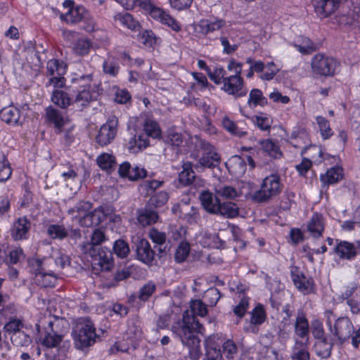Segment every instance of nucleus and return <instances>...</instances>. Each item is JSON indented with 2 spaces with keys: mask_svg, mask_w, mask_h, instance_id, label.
<instances>
[{
  "mask_svg": "<svg viewBox=\"0 0 360 360\" xmlns=\"http://www.w3.org/2000/svg\"><path fill=\"white\" fill-rule=\"evenodd\" d=\"M192 323L190 322V318L184 316L182 321L178 322L176 326L172 327L173 333L178 337L182 344L190 348V354L193 359L197 360L200 355L199 349L200 339L195 330L200 326L198 322H195V319L192 318Z\"/></svg>",
  "mask_w": 360,
  "mask_h": 360,
  "instance_id": "f257e3e1",
  "label": "nucleus"
},
{
  "mask_svg": "<svg viewBox=\"0 0 360 360\" xmlns=\"http://www.w3.org/2000/svg\"><path fill=\"white\" fill-rule=\"evenodd\" d=\"M328 324L331 333V342H334V345H342L351 338L353 346L356 348L359 347L360 345V328L355 330L348 317L338 318L333 326L330 322H328Z\"/></svg>",
  "mask_w": 360,
  "mask_h": 360,
  "instance_id": "f03ea898",
  "label": "nucleus"
},
{
  "mask_svg": "<svg viewBox=\"0 0 360 360\" xmlns=\"http://www.w3.org/2000/svg\"><path fill=\"white\" fill-rule=\"evenodd\" d=\"M72 334L75 347L80 350L93 345L97 338L96 328L89 318L78 319Z\"/></svg>",
  "mask_w": 360,
  "mask_h": 360,
  "instance_id": "7ed1b4c3",
  "label": "nucleus"
},
{
  "mask_svg": "<svg viewBox=\"0 0 360 360\" xmlns=\"http://www.w3.org/2000/svg\"><path fill=\"white\" fill-rule=\"evenodd\" d=\"M197 148L202 150V156L193 165V167L198 172H202L205 168H214L219 165L221 158L214 147L203 139L198 140L195 143Z\"/></svg>",
  "mask_w": 360,
  "mask_h": 360,
  "instance_id": "20e7f679",
  "label": "nucleus"
},
{
  "mask_svg": "<svg viewBox=\"0 0 360 360\" xmlns=\"http://www.w3.org/2000/svg\"><path fill=\"white\" fill-rule=\"evenodd\" d=\"M281 191L280 177L278 175L271 174L264 179L260 188L253 193L252 199L257 202H266L278 195Z\"/></svg>",
  "mask_w": 360,
  "mask_h": 360,
  "instance_id": "39448f33",
  "label": "nucleus"
},
{
  "mask_svg": "<svg viewBox=\"0 0 360 360\" xmlns=\"http://www.w3.org/2000/svg\"><path fill=\"white\" fill-rule=\"evenodd\" d=\"M84 252L91 257V264L96 270L108 271L113 266L112 252L107 248H91L89 250Z\"/></svg>",
  "mask_w": 360,
  "mask_h": 360,
  "instance_id": "423d86ee",
  "label": "nucleus"
},
{
  "mask_svg": "<svg viewBox=\"0 0 360 360\" xmlns=\"http://www.w3.org/2000/svg\"><path fill=\"white\" fill-rule=\"evenodd\" d=\"M311 65L313 73L323 77L333 76L339 66L335 59L320 53L313 57Z\"/></svg>",
  "mask_w": 360,
  "mask_h": 360,
  "instance_id": "0eeeda50",
  "label": "nucleus"
},
{
  "mask_svg": "<svg viewBox=\"0 0 360 360\" xmlns=\"http://www.w3.org/2000/svg\"><path fill=\"white\" fill-rule=\"evenodd\" d=\"M311 333L317 342L315 345L317 355L322 358H328L331 354V350L334 342H331V338L324 336V330L322 323L316 321L312 323Z\"/></svg>",
  "mask_w": 360,
  "mask_h": 360,
  "instance_id": "6e6552de",
  "label": "nucleus"
},
{
  "mask_svg": "<svg viewBox=\"0 0 360 360\" xmlns=\"http://www.w3.org/2000/svg\"><path fill=\"white\" fill-rule=\"evenodd\" d=\"M342 6L347 11H342L335 20L340 26L352 25L360 16V0H344Z\"/></svg>",
  "mask_w": 360,
  "mask_h": 360,
  "instance_id": "1a4fd4ad",
  "label": "nucleus"
},
{
  "mask_svg": "<svg viewBox=\"0 0 360 360\" xmlns=\"http://www.w3.org/2000/svg\"><path fill=\"white\" fill-rule=\"evenodd\" d=\"M333 249L340 259L353 260L360 254V240L354 243L337 239Z\"/></svg>",
  "mask_w": 360,
  "mask_h": 360,
  "instance_id": "9d476101",
  "label": "nucleus"
},
{
  "mask_svg": "<svg viewBox=\"0 0 360 360\" xmlns=\"http://www.w3.org/2000/svg\"><path fill=\"white\" fill-rule=\"evenodd\" d=\"M118 119L115 116L110 117L107 122L101 126L96 137V142L101 146H107L115 137Z\"/></svg>",
  "mask_w": 360,
  "mask_h": 360,
  "instance_id": "9b49d317",
  "label": "nucleus"
},
{
  "mask_svg": "<svg viewBox=\"0 0 360 360\" xmlns=\"http://www.w3.org/2000/svg\"><path fill=\"white\" fill-rule=\"evenodd\" d=\"M136 259L143 264L151 266L155 259V251L146 239H137L134 243Z\"/></svg>",
  "mask_w": 360,
  "mask_h": 360,
  "instance_id": "f8f14e48",
  "label": "nucleus"
},
{
  "mask_svg": "<svg viewBox=\"0 0 360 360\" xmlns=\"http://www.w3.org/2000/svg\"><path fill=\"white\" fill-rule=\"evenodd\" d=\"M291 278L297 289L304 295H309L314 290L312 278H307L297 268L291 271Z\"/></svg>",
  "mask_w": 360,
  "mask_h": 360,
  "instance_id": "ddd939ff",
  "label": "nucleus"
},
{
  "mask_svg": "<svg viewBox=\"0 0 360 360\" xmlns=\"http://www.w3.org/2000/svg\"><path fill=\"white\" fill-rule=\"evenodd\" d=\"M225 92L229 95L236 97H243L246 96L248 91L243 89V79L242 77L237 76H229L224 80L223 86L221 87Z\"/></svg>",
  "mask_w": 360,
  "mask_h": 360,
  "instance_id": "4468645a",
  "label": "nucleus"
},
{
  "mask_svg": "<svg viewBox=\"0 0 360 360\" xmlns=\"http://www.w3.org/2000/svg\"><path fill=\"white\" fill-rule=\"evenodd\" d=\"M226 25V22L222 19H202L195 24L194 28L196 33L206 36L214 31L219 30Z\"/></svg>",
  "mask_w": 360,
  "mask_h": 360,
  "instance_id": "2eb2a0df",
  "label": "nucleus"
},
{
  "mask_svg": "<svg viewBox=\"0 0 360 360\" xmlns=\"http://www.w3.org/2000/svg\"><path fill=\"white\" fill-rule=\"evenodd\" d=\"M30 229V221L25 217H20L13 222L11 229V236L15 240L27 239Z\"/></svg>",
  "mask_w": 360,
  "mask_h": 360,
  "instance_id": "dca6fc26",
  "label": "nucleus"
},
{
  "mask_svg": "<svg viewBox=\"0 0 360 360\" xmlns=\"http://www.w3.org/2000/svg\"><path fill=\"white\" fill-rule=\"evenodd\" d=\"M118 173L121 177H127L130 181H138L147 176V171L144 168L138 166L131 167L128 162H124L120 165Z\"/></svg>",
  "mask_w": 360,
  "mask_h": 360,
  "instance_id": "f3484780",
  "label": "nucleus"
},
{
  "mask_svg": "<svg viewBox=\"0 0 360 360\" xmlns=\"http://www.w3.org/2000/svg\"><path fill=\"white\" fill-rule=\"evenodd\" d=\"M47 326H45L48 331L55 333L56 337L63 339L69 329L68 321L63 319L56 316L50 317L46 321Z\"/></svg>",
  "mask_w": 360,
  "mask_h": 360,
  "instance_id": "a211bd4d",
  "label": "nucleus"
},
{
  "mask_svg": "<svg viewBox=\"0 0 360 360\" xmlns=\"http://www.w3.org/2000/svg\"><path fill=\"white\" fill-rule=\"evenodd\" d=\"M312 4L316 15L321 18H325L331 15L337 9L338 0H313Z\"/></svg>",
  "mask_w": 360,
  "mask_h": 360,
  "instance_id": "6ab92c4d",
  "label": "nucleus"
},
{
  "mask_svg": "<svg viewBox=\"0 0 360 360\" xmlns=\"http://www.w3.org/2000/svg\"><path fill=\"white\" fill-rule=\"evenodd\" d=\"M295 335L302 342L309 341V321L302 311H299L295 322Z\"/></svg>",
  "mask_w": 360,
  "mask_h": 360,
  "instance_id": "aec40b11",
  "label": "nucleus"
},
{
  "mask_svg": "<svg viewBox=\"0 0 360 360\" xmlns=\"http://www.w3.org/2000/svg\"><path fill=\"white\" fill-rule=\"evenodd\" d=\"M199 199L202 206L207 212L215 214L221 202L218 195H214L208 191H203L200 193Z\"/></svg>",
  "mask_w": 360,
  "mask_h": 360,
  "instance_id": "412c9836",
  "label": "nucleus"
},
{
  "mask_svg": "<svg viewBox=\"0 0 360 360\" xmlns=\"http://www.w3.org/2000/svg\"><path fill=\"white\" fill-rule=\"evenodd\" d=\"M51 100L61 109H66L73 105V94L65 90L55 89L52 92Z\"/></svg>",
  "mask_w": 360,
  "mask_h": 360,
  "instance_id": "4be33fe9",
  "label": "nucleus"
},
{
  "mask_svg": "<svg viewBox=\"0 0 360 360\" xmlns=\"http://www.w3.org/2000/svg\"><path fill=\"white\" fill-rule=\"evenodd\" d=\"M46 119L49 124H53L57 130V133L61 131V129L65 124V119L60 111L52 106L46 108Z\"/></svg>",
  "mask_w": 360,
  "mask_h": 360,
  "instance_id": "5701e85b",
  "label": "nucleus"
},
{
  "mask_svg": "<svg viewBox=\"0 0 360 360\" xmlns=\"http://www.w3.org/2000/svg\"><path fill=\"white\" fill-rule=\"evenodd\" d=\"M324 230L323 217L319 213H314L307 224V231L315 238L322 236Z\"/></svg>",
  "mask_w": 360,
  "mask_h": 360,
  "instance_id": "b1692460",
  "label": "nucleus"
},
{
  "mask_svg": "<svg viewBox=\"0 0 360 360\" xmlns=\"http://www.w3.org/2000/svg\"><path fill=\"white\" fill-rule=\"evenodd\" d=\"M309 341L302 342L296 339L292 349L291 360H309Z\"/></svg>",
  "mask_w": 360,
  "mask_h": 360,
  "instance_id": "393cba45",
  "label": "nucleus"
},
{
  "mask_svg": "<svg viewBox=\"0 0 360 360\" xmlns=\"http://www.w3.org/2000/svg\"><path fill=\"white\" fill-rule=\"evenodd\" d=\"M138 221L143 226L155 223L158 219V212L154 208L148 207V204L143 210L139 212Z\"/></svg>",
  "mask_w": 360,
  "mask_h": 360,
  "instance_id": "a878e982",
  "label": "nucleus"
},
{
  "mask_svg": "<svg viewBox=\"0 0 360 360\" xmlns=\"http://www.w3.org/2000/svg\"><path fill=\"white\" fill-rule=\"evenodd\" d=\"M90 87H84L82 90H79L75 94L73 98V105H76L79 110H82L93 100V96L90 91Z\"/></svg>",
  "mask_w": 360,
  "mask_h": 360,
  "instance_id": "bb28decb",
  "label": "nucleus"
},
{
  "mask_svg": "<svg viewBox=\"0 0 360 360\" xmlns=\"http://www.w3.org/2000/svg\"><path fill=\"white\" fill-rule=\"evenodd\" d=\"M215 214L225 218H234L239 214V208L236 203L231 201L220 202Z\"/></svg>",
  "mask_w": 360,
  "mask_h": 360,
  "instance_id": "cd10ccee",
  "label": "nucleus"
},
{
  "mask_svg": "<svg viewBox=\"0 0 360 360\" xmlns=\"http://www.w3.org/2000/svg\"><path fill=\"white\" fill-rule=\"evenodd\" d=\"M342 178V169L339 167H334L327 170L324 174L321 175V181L323 186L336 184Z\"/></svg>",
  "mask_w": 360,
  "mask_h": 360,
  "instance_id": "c85d7f7f",
  "label": "nucleus"
},
{
  "mask_svg": "<svg viewBox=\"0 0 360 360\" xmlns=\"http://www.w3.org/2000/svg\"><path fill=\"white\" fill-rule=\"evenodd\" d=\"M20 114V110L13 106L6 107L0 110L1 120L11 124L19 123Z\"/></svg>",
  "mask_w": 360,
  "mask_h": 360,
  "instance_id": "c756f323",
  "label": "nucleus"
},
{
  "mask_svg": "<svg viewBox=\"0 0 360 360\" xmlns=\"http://www.w3.org/2000/svg\"><path fill=\"white\" fill-rule=\"evenodd\" d=\"M181 217H183L188 224H193L198 222L200 214L198 210L193 206L189 207L187 204L182 205H178Z\"/></svg>",
  "mask_w": 360,
  "mask_h": 360,
  "instance_id": "7c9ffc66",
  "label": "nucleus"
},
{
  "mask_svg": "<svg viewBox=\"0 0 360 360\" xmlns=\"http://www.w3.org/2000/svg\"><path fill=\"white\" fill-rule=\"evenodd\" d=\"M84 8L83 7H72L65 13L60 15V18L70 24L81 22L84 18Z\"/></svg>",
  "mask_w": 360,
  "mask_h": 360,
  "instance_id": "2f4dec72",
  "label": "nucleus"
},
{
  "mask_svg": "<svg viewBox=\"0 0 360 360\" xmlns=\"http://www.w3.org/2000/svg\"><path fill=\"white\" fill-rule=\"evenodd\" d=\"M179 180L184 186L197 185V179L191 164H184L183 170L179 174Z\"/></svg>",
  "mask_w": 360,
  "mask_h": 360,
  "instance_id": "473e14b6",
  "label": "nucleus"
},
{
  "mask_svg": "<svg viewBox=\"0 0 360 360\" xmlns=\"http://www.w3.org/2000/svg\"><path fill=\"white\" fill-rule=\"evenodd\" d=\"M248 104L250 108H255L257 105L264 106L268 104V100L264 96L260 89H253L250 92Z\"/></svg>",
  "mask_w": 360,
  "mask_h": 360,
  "instance_id": "72a5a7b5",
  "label": "nucleus"
},
{
  "mask_svg": "<svg viewBox=\"0 0 360 360\" xmlns=\"http://www.w3.org/2000/svg\"><path fill=\"white\" fill-rule=\"evenodd\" d=\"M115 20L123 26L134 31L137 30L140 27L139 22L131 14L126 12L117 14L115 16Z\"/></svg>",
  "mask_w": 360,
  "mask_h": 360,
  "instance_id": "f704fd0d",
  "label": "nucleus"
},
{
  "mask_svg": "<svg viewBox=\"0 0 360 360\" xmlns=\"http://www.w3.org/2000/svg\"><path fill=\"white\" fill-rule=\"evenodd\" d=\"M169 199V195L166 191H160L150 195V198L148 200V207L154 209L161 207L167 203Z\"/></svg>",
  "mask_w": 360,
  "mask_h": 360,
  "instance_id": "c9c22d12",
  "label": "nucleus"
},
{
  "mask_svg": "<svg viewBox=\"0 0 360 360\" xmlns=\"http://www.w3.org/2000/svg\"><path fill=\"white\" fill-rule=\"evenodd\" d=\"M103 71L105 74L110 77H116L120 71V66L117 60L108 56V58L103 61Z\"/></svg>",
  "mask_w": 360,
  "mask_h": 360,
  "instance_id": "e433bc0d",
  "label": "nucleus"
},
{
  "mask_svg": "<svg viewBox=\"0 0 360 360\" xmlns=\"http://www.w3.org/2000/svg\"><path fill=\"white\" fill-rule=\"evenodd\" d=\"M221 124L224 129L236 136L241 138L247 134L245 131L240 129L233 121L231 120L226 116L223 117Z\"/></svg>",
  "mask_w": 360,
  "mask_h": 360,
  "instance_id": "4c0bfd02",
  "label": "nucleus"
},
{
  "mask_svg": "<svg viewBox=\"0 0 360 360\" xmlns=\"http://www.w3.org/2000/svg\"><path fill=\"white\" fill-rule=\"evenodd\" d=\"M47 234L52 239L63 240L68 236V231L62 225L51 224L47 228Z\"/></svg>",
  "mask_w": 360,
  "mask_h": 360,
  "instance_id": "58836bf2",
  "label": "nucleus"
},
{
  "mask_svg": "<svg viewBox=\"0 0 360 360\" xmlns=\"http://www.w3.org/2000/svg\"><path fill=\"white\" fill-rule=\"evenodd\" d=\"M98 167L107 172H110L115 168L116 162L115 158L108 153H103L100 155L96 160Z\"/></svg>",
  "mask_w": 360,
  "mask_h": 360,
  "instance_id": "ea45409f",
  "label": "nucleus"
},
{
  "mask_svg": "<svg viewBox=\"0 0 360 360\" xmlns=\"http://www.w3.org/2000/svg\"><path fill=\"white\" fill-rule=\"evenodd\" d=\"M106 240L105 233L100 229H96L91 236L90 243L83 246L84 252H87L91 248L100 247L99 245Z\"/></svg>",
  "mask_w": 360,
  "mask_h": 360,
  "instance_id": "a19ab883",
  "label": "nucleus"
},
{
  "mask_svg": "<svg viewBox=\"0 0 360 360\" xmlns=\"http://www.w3.org/2000/svg\"><path fill=\"white\" fill-rule=\"evenodd\" d=\"M148 146V141L144 136H134L129 142V149L132 153H137Z\"/></svg>",
  "mask_w": 360,
  "mask_h": 360,
  "instance_id": "79ce46f5",
  "label": "nucleus"
},
{
  "mask_svg": "<svg viewBox=\"0 0 360 360\" xmlns=\"http://www.w3.org/2000/svg\"><path fill=\"white\" fill-rule=\"evenodd\" d=\"M191 250L190 245L186 241L180 243L174 254V260L176 263L184 262L188 257Z\"/></svg>",
  "mask_w": 360,
  "mask_h": 360,
  "instance_id": "37998d69",
  "label": "nucleus"
},
{
  "mask_svg": "<svg viewBox=\"0 0 360 360\" xmlns=\"http://www.w3.org/2000/svg\"><path fill=\"white\" fill-rule=\"evenodd\" d=\"M46 71L49 76L63 75L65 72V65L58 60L52 59L47 62Z\"/></svg>",
  "mask_w": 360,
  "mask_h": 360,
  "instance_id": "c03bdc74",
  "label": "nucleus"
},
{
  "mask_svg": "<svg viewBox=\"0 0 360 360\" xmlns=\"http://www.w3.org/2000/svg\"><path fill=\"white\" fill-rule=\"evenodd\" d=\"M206 356L208 360H220L221 352L218 345H216L212 340L205 342Z\"/></svg>",
  "mask_w": 360,
  "mask_h": 360,
  "instance_id": "a18cd8bd",
  "label": "nucleus"
},
{
  "mask_svg": "<svg viewBox=\"0 0 360 360\" xmlns=\"http://www.w3.org/2000/svg\"><path fill=\"white\" fill-rule=\"evenodd\" d=\"M113 252L118 257L126 258L130 252L129 244L123 239H118L114 242Z\"/></svg>",
  "mask_w": 360,
  "mask_h": 360,
  "instance_id": "49530a36",
  "label": "nucleus"
},
{
  "mask_svg": "<svg viewBox=\"0 0 360 360\" xmlns=\"http://www.w3.org/2000/svg\"><path fill=\"white\" fill-rule=\"evenodd\" d=\"M92 46V42L88 39H79L74 44L73 50L77 55H87Z\"/></svg>",
  "mask_w": 360,
  "mask_h": 360,
  "instance_id": "de8ad7c7",
  "label": "nucleus"
},
{
  "mask_svg": "<svg viewBox=\"0 0 360 360\" xmlns=\"http://www.w3.org/2000/svg\"><path fill=\"white\" fill-rule=\"evenodd\" d=\"M216 195L226 199H234L238 197L239 193L231 186H220L215 188Z\"/></svg>",
  "mask_w": 360,
  "mask_h": 360,
  "instance_id": "09e8293b",
  "label": "nucleus"
},
{
  "mask_svg": "<svg viewBox=\"0 0 360 360\" xmlns=\"http://www.w3.org/2000/svg\"><path fill=\"white\" fill-rule=\"evenodd\" d=\"M221 297V293L217 288H208L203 295L204 302L208 306L213 307L216 305L219 298Z\"/></svg>",
  "mask_w": 360,
  "mask_h": 360,
  "instance_id": "8fccbe9b",
  "label": "nucleus"
},
{
  "mask_svg": "<svg viewBox=\"0 0 360 360\" xmlns=\"http://www.w3.org/2000/svg\"><path fill=\"white\" fill-rule=\"evenodd\" d=\"M38 274V279L36 281L39 284L44 288L54 285L57 280V276L53 271H47L46 272H39Z\"/></svg>",
  "mask_w": 360,
  "mask_h": 360,
  "instance_id": "3c124183",
  "label": "nucleus"
},
{
  "mask_svg": "<svg viewBox=\"0 0 360 360\" xmlns=\"http://www.w3.org/2000/svg\"><path fill=\"white\" fill-rule=\"evenodd\" d=\"M44 336L41 337V342L43 345L49 348L57 347L63 340L60 338L56 337L55 333H50L46 328H44Z\"/></svg>",
  "mask_w": 360,
  "mask_h": 360,
  "instance_id": "603ef678",
  "label": "nucleus"
},
{
  "mask_svg": "<svg viewBox=\"0 0 360 360\" xmlns=\"http://www.w3.org/2000/svg\"><path fill=\"white\" fill-rule=\"evenodd\" d=\"M264 152L266 153L273 158H278L281 155L279 148L271 140H264L261 142Z\"/></svg>",
  "mask_w": 360,
  "mask_h": 360,
  "instance_id": "864d4df0",
  "label": "nucleus"
},
{
  "mask_svg": "<svg viewBox=\"0 0 360 360\" xmlns=\"http://www.w3.org/2000/svg\"><path fill=\"white\" fill-rule=\"evenodd\" d=\"M143 129L147 136L158 138L160 136L159 124L154 120H147L145 122Z\"/></svg>",
  "mask_w": 360,
  "mask_h": 360,
  "instance_id": "5fc2aeb1",
  "label": "nucleus"
},
{
  "mask_svg": "<svg viewBox=\"0 0 360 360\" xmlns=\"http://www.w3.org/2000/svg\"><path fill=\"white\" fill-rule=\"evenodd\" d=\"M22 328L23 323L20 319H11L4 325V330L6 333L11 336L12 334H15V333L20 331Z\"/></svg>",
  "mask_w": 360,
  "mask_h": 360,
  "instance_id": "6e6d98bb",
  "label": "nucleus"
},
{
  "mask_svg": "<svg viewBox=\"0 0 360 360\" xmlns=\"http://www.w3.org/2000/svg\"><path fill=\"white\" fill-rule=\"evenodd\" d=\"M317 124L319 127L321 134L324 139H328L333 134L332 129L330 127L329 122L322 116H317Z\"/></svg>",
  "mask_w": 360,
  "mask_h": 360,
  "instance_id": "4d7b16f0",
  "label": "nucleus"
},
{
  "mask_svg": "<svg viewBox=\"0 0 360 360\" xmlns=\"http://www.w3.org/2000/svg\"><path fill=\"white\" fill-rule=\"evenodd\" d=\"M229 163L231 164V167L233 169V172H235L236 174H243L245 172L246 163L240 156L235 155L232 157Z\"/></svg>",
  "mask_w": 360,
  "mask_h": 360,
  "instance_id": "13d9d810",
  "label": "nucleus"
},
{
  "mask_svg": "<svg viewBox=\"0 0 360 360\" xmlns=\"http://www.w3.org/2000/svg\"><path fill=\"white\" fill-rule=\"evenodd\" d=\"M155 289L156 286L153 283H147L140 288L138 298L141 301H147L155 292Z\"/></svg>",
  "mask_w": 360,
  "mask_h": 360,
  "instance_id": "bf43d9fd",
  "label": "nucleus"
},
{
  "mask_svg": "<svg viewBox=\"0 0 360 360\" xmlns=\"http://www.w3.org/2000/svg\"><path fill=\"white\" fill-rule=\"evenodd\" d=\"M10 339L12 343L17 347L27 345L30 342V336L22 330L15 334H12Z\"/></svg>",
  "mask_w": 360,
  "mask_h": 360,
  "instance_id": "052dcab7",
  "label": "nucleus"
},
{
  "mask_svg": "<svg viewBox=\"0 0 360 360\" xmlns=\"http://www.w3.org/2000/svg\"><path fill=\"white\" fill-rule=\"evenodd\" d=\"M278 71L279 69L273 62L268 63L263 72L259 75V78L262 80H271Z\"/></svg>",
  "mask_w": 360,
  "mask_h": 360,
  "instance_id": "680f3d73",
  "label": "nucleus"
},
{
  "mask_svg": "<svg viewBox=\"0 0 360 360\" xmlns=\"http://www.w3.org/2000/svg\"><path fill=\"white\" fill-rule=\"evenodd\" d=\"M163 184V181L152 180L145 181L141 185L142 189L146 191L145 195L150 196V195L155 193V191L158 188L161 187Z\"/></svg>",
  "mask_w": 360,
  "mask_h": 360,
  "instance_id": "e2e57ef3",
  "label": "nucleus"
},
{
  "mask_svg": "<svg viewBox=\"0 0 360 360\" xmlns=\"http://www.w3.org/2000/svg\"><path fill=\"white\" fill-rule=\"evenodd\" d=\"M254 122L261 130L266 131L270 129L272 121L270 117L261 113L255 117Z\"/></svg>",
  "mask_w": 360,
  "mask_h": 360,
  "instance_id": "0e129e2a",
  "label": "nucleus"
},
{
  "mask_svg": "<svg viewBox=\"0 0 360 360\" xmlns=\"http://www.w3.org/2000/svg\"><path fill=\"white\" fill-rule=\"evenodd\" d=\"M226 70L221 67L215 68L213 72L210 70L208 73L210 79L216 84H223L224 79L226 77Z\"/></svg>",
  "mask_w": 360,
  "mask_h": 360,
  "instance_id": "69168bd1",
  "label": "nucleus"
},
{
  "mask_svg": "<svg viewBox=\"0 0 360 360\" xmlns=\"http://www.w3.org/2000/svg\"><path fill=\"white\" fill-rule=\"evenodd\" d=\"M148 13L151 18L158 20L163 25L167 20V16L170 15L167 12L156 6H154Z\"/></svg>",
  "mask_w": 360,
  "mask_h": 360,
  "instance_id": "338daca9",
  "label": "nucleus"
},
{
  "mask_svg": "<svg viewBox=\"0 0 360 360\" xmlns=\"http://www.w3.org/2000/svg\"><path fill=\"white\" fill-rule=\"evenodd\" d=\"M358 295H360L359 285L356 283H351L342 294V298L343 300H348L349 299L355 298V296Z\"/></svg>",
  "mask_w": 360,
  "mask_h": 360,
  "instance_id": "774afa93",
  "label": "nucleus"
}]
</instances>
